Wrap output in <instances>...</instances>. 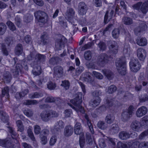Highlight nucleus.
Here are the masks:
<instances>
[{
    "label": "nucleus",
    "mask_w": 148,
    "mask_h": 148,
    "mask_svg": "<svg viewBox=\"0 0 148 148\" xmlns=\"http://www.w3.org/2000/svg\"><path fill=\"white\" fill-rule=\"evenodd\" d=\"M109 58V57L106 54L101 53L97 57V63L101 66H104L108 62Z\"/></svg>",
    "instance_id": "obj_6"
},
{
    "label": "nucleus",
    "mask_w": 148,
    "mask_h": 148,
    "mask_svg": "<svg viewBox=\"0 0 148 148\" xmlns=\"http://www.w3.org/2000/svg\"><path fill=\"white\" fill-rule=\"evenodd\" d=\"M34 14L35 18L39 22L44 24L47 22L48 16L45 12L38 10L35 12Z\"/></svg>",
    "instance_id": "obj_3"
},
{
    "label": "nucleus",
    "mask_w": 148,
    "mask_h": 148,
    "mask_svg": "<svg viewBox=\"0 0 148 148\" xmlns=\"http://www.w3.org/2000/svg\"><path fill=\"white\" fill-rule=\"evenodd\" d=\"M132 145L131 142H128L127 144H125L121 141L117 143V147L118 148H130Z\"/></svg>",
    "instance_id": "obj_26"
},
{
    "label": "nucleus",
    "mask_w": 148,
    "mask_h": 148,
    "mask_svg": "<svg viewBox=\"0 0 148 148\" xmlns=\"http://www.w3.org/2000/svg\"><path fill=\"white\" fill-rule=\"evenodd\" d=\"M34 70L33 71L34 75H37L41 73V67L39 66H36L34 64H33Z\"/></svg>",
    "instance_id": "obj_35"
},
{
    "label": "nucleus",
    "mask_w": 148,
    "mask_h": 148,
    "mask_svg": "<svg viewBox=\"0 0 148 148\" xmlns=\"http://www.w3.org/2000/svg\"><path fill=\"white\" fill-rule=\"evenodd\" d=\"M97 126L100 129L102 130H105L108 127L107 124L104 121H100L97 123Z\"/></svg>",
    "instance_id": "obj_33"
},
{
    "label": "nucleus",
    "mask_w": 148,
    "mask_h": 148,
    "mask_svg": "<svg viewBox=\"0 0 148 148\" xmlns=\"http://www.w3.org/2000/svg\"><path fill=\"white\" fill-rule=\"evenodd\" d=\"M110 45H109V49L114 54H116L118 52V45L115 41H110L109 42Z\"/></svg>",
    "instance_id": "obj_15"
},
{
    "label": "nucleus",
    "mask_w": 148,
    "mask_h": 148,
    "mask_svg": "<svg viewBox=\"0 0 148 148\" xmlns=\"http://www.w3.org/2000/svg\"><path fill=\"white\" fill-rule=\"evenodd\" d=\"M130 134L126 131H122L119 134V138L123 140H126L130 137Z\"/></svg>",
    "instance_id": "obj_18"
},
{
    "label": "nucleus",
    "mask_w": 148,
    "mask_h": 148,
    "mask_svg": "<svg viewBox=\"0 0 148 148\" xmlns=\"http://www.w3.org/2000/svg\"><path fill=\"white\" fill-rule=\"evenodd\" d=\"M62 83L61 84V86L64 87L66 90H68L69 89L70 83L68 80H64L62 81Z\"/></svg>",
    "instance_id": "obj_45"
},
{
    "label": "nucleus",
    "mask_w": 148,
    "mask_h": 148,
    "mask_svg": "<svg viewBox=\"0 0 148 148\" xmlns=\"http://www.w3.org/2000/svg\"><path fill=\"white\" fill-rule=\"evenodd\" d=\"M33 16L29 14H27L24 16V21L26 23H29L32 21L33 19Z\"/></svg>",
    "instance_id": "obj_43"
},
{
    "label": "nucleus",
    "mask_w": 148,
    "mask_h": 148,
    "mask_svg": "<svg viewBox=\"0 0 148 148\" xmlns=\"http://www.w3.org/2000/svg\"><path fill=\"white\" fill-rule=\"evenodd\" d=\"M41 39L43 45L47 44L48 42V37L47 35L46 34L42 35L41 37Z\"/></svg>",
    "instance_id": "obj_48"
},
{
    "label": "nucleus",
    "mask_w": 148,
    "mask_h": 148,
    "mask_svg": "<svg viewBox=\"0 0 148 148\" xmlns=\"http://www.w3.org/2000/svg\"><path fill=\"white\" fill-rule=\"evenodd\" d=\"M38 103L37 101L35 100H25L23 103L26 105H34Z\"/></svg>",
    "instance_id": "obj_42"
},
{
    "label": "nucleus",
    "mask_w": 148,
    "mask_h": 148,
    "mask_svg": "<svg viewBox=\"0 0 148 148\" xmlns=\"http://www.w3.org/2000/svg\"><path fill=\"white\" fill-rule=\"evenodd\" d=\"M47 86L48 88L50 90L54 89L56 86L55 83L51 82L48 83Z\"/></svg>",
    "instance_id": "obj_59"
},
{
    "label": "nucleus",
    "mask_w": 148,
    "mask_h": 148,
    "mask_svg": "<svg viewBox=\"0 0 148 148\" xmlns=\"http://www.w3.org/2000/svg\"><path fill=\"white\" fill-rule=\"evenodd\" d=\"M53 73L55 76L58 77H60L63 75V68L62 67L59 66H56L53 68Z\"/></svg>",
    "instance_id": "obj_13"
},
{
    "label": "nucleus",
    "mask_w": 148,
    "mask_h": 148,
    "mask_svg": "<svg viewBox=\"0 0 148 148\" xmlns=\"http://www.w3.org/2000/svg\"><path fill=\"white\" fill-rule=\"evenodd\" d=\"M85 59L87 60H90L92 58V53L90 51H86L84 54Z\"/></svg>",
    "instance_id": "obj_46"
},
{
    "label": "nucleus",
    "mask_w": 148,
    "mask_h": 148,
    "mask_svg": "<svg viewBox=\"0 0 148 148\" xmlns=\"http://www.w3.org/2000/svg\"><path fill=\"white\" fill-rule=\"evenodd\" d=\"M23 51L22 46L21 44H18L16 47L15 49V53L17 55L19 56L21 54Z\"/></svg>",
    "instance_id": "obj_34"
},
{
    "label": "nucleus",
    "mask_w": 148,
    "mask_h": 148,
    "mask_svg": "<svg viewBox=\"0 0 148 148\" xmlns=\"http://www.w3.org/2000/svg\"><path fill=\"white\" fill-rule=\"evenodd\" d=\"M81 125L80 123L77 122L74 126V132L76 134H80L82 131L81 128Z\"/></svg>",
    "instance_id": "obj_23"
},
{
    "label": "nucleus",
    "mask_w": 148,
    "mask_h": 148,
    "mask_svg": "<svg viewBox=\"0 0 148 148\" xmlns=\"http://www.w3.org/2000/svg\"><path fill=\"white\" fill-rule=\"evenodd\" d=\"M6 24L8 28L11 31H14L16 30V28L14 24L10 21H8Z\"/></svg>",
    "instance_id": "obj_47"
},
{
    "label": "nucleus",
    "mask_w": 148,
    "mask_h": 148,
    "mask_svg": "<svg viewBox=\"0 0 148 148\" xmlns=\"http://www.w3.org/2000/svg\"><path fill=\"white\" fill-rule=\"evenodd\" d=\"M100 50L101 51H103L106 50V44L103 42H100L98 45Z\"/></svg>",
    "instance_id": "obj_52"
},
{
    "label": "nucleus",
    "mask_w": 148,
    "mask_h": 148,
    "mask_svg": "<svg viewBox=\"0 0 148 148\" xmlns=\"http://www.w3.org/2000/svg\"><path fill=\"white\" fill-rule=\"evenodd\" d=\"M134 108V106L131 105L127 110L123 111L121 114V119L123 121H127L132 116Z\"/></svg>",
    "instance_id": "obj_4"
},
{
    "label": "nucleus",
    "mask_w": 148,
    "mask_h": 148,
    "mask_svg": "<svg viewBox=\"0 0 148 148\" xmlns=\"http://www.w3.org/2000/svg\"><path fill=\"white\" fill-rule=\"evenodd\" d=\"M67 42V40L63 36L60 35L59 38L56 41L55 46L56 49L61 50L64 44Z\"/></svg>",
    "instance_id": "obj_7"
},
{
    "label": "nucleus",
    "mask_w": 148,
    "mask_h": 148,
    "mask_svg": "<svg viewBox=\"0 0 148 148\" xmlns=\"http://www.w3.org/2000/svg\"><path fill=\"white\" fill-rule=\"evenodd\" d=\"M92 43L89 42L88 43L82 47H81V50L82 51H84L86 49L90 48L92 46Z\"/></svg>",
    "instance_id": "obj_60"
},
{
    "label": "nucleus",
    "mask_w": 148,
    "mask_h": 148,
    "mask_svg": "<svg viewBox=\"0 0 148 148\" xmlns=\"http://www.w3.org/2000/svg\"><path fill=\"white\" fill-rule=\"evenodd\" d=\"M50 118L52 117H56L58 116V114L56 111L52 110H48Z\"/></svg>",
    "instance_id": "obj_54"
},
{
    "label": "nucleus",
    "mask_w": 148,
    "mask_h": 148,
    "mask_svg": "<svg viewBox=\"0 0 148 148\" xmlns=\"http://www.w3.org/2000/svg\"><path fill=\"white\" fill-rule=\"evenodd\" d=\"M23 112L24 114L28 117L31 116L33 114V112L32 111L29 109H25L24 111Z\"/></svg>",
    "instance_id": "obj_56"
},
{
    "label": "nucleus",
    "mask_w": 148,
    "mask_h": 148,
    "mask_svg": "<svg viewBox=\"0 0 148 148\" xmlns=\"http://www.w3.org/2000/svg\"><path fill=\"white\" fill-rule=\"evenodd\" d=\"M114 119V117L112 115L109 114L106 116L105 121L107 124H111L113 122Z\"/></svg>",
    "instance_id": "obj_36"
},
{
    "label": "nucleus",
    "mask_w": 148,
    "mask_h": 148,
    "mask_svg": "<svg viewBox=\"0 0 148 148\" xmlns=\"http://www.w3.org/2000/svg\"><path fill=\"white\" fill-rule=\"evenodd\" d=\"M122 34L126 36V38L127 40H129L130 38V34L127 30L123 29L122 30Z\"/></svg>",
    "instance_id": "obj_61"
},
{
    "label": "nucleus",
    "mask_w": 148,
    "mask_h": 148,
    "mask_svg": "<svg viewBox=\"0 0 148 148\" xmlns=\"http://www.w3.org/2000/svg\"><path fill=\"white\" fill-rule=\"evenodd\" d=\"M114 103V100L112 99H108L106 100L105 106L106 108H109L112 106Z\"/></svg>",
    "instance_id": "obj_49"
},
{
    "label": "nucleus",
    "mask_w": 148,
    "mask_h": 148,
    "mask_svg": "<svg viewBox=\"0 0 148 148\" xmlns=\"http://www.w3.org/2000/svg\"><path fill=\"white\" fill-rule=\"evenodd\" d=\"M120 31L118 29H115L113 30L112 35L113 37L114 38H118L120 35Z\"/></svg>",
    "instance_id": "obj_41"
},
{
    "label": "nucleus",
    "mask_w": 148,
    "mask_h": 148,
    "mask_svg": "<svg viewBox=\"0 0 148 148\" xmlns=\"http://www.w3.org/2000/svg\"><path fill=\"white\" fill-rule=\"evenodd\" d=\"M100 98L97 97L95 99L92 100L89 103V105L90 106L95 108L98 106L101 102Z\"/></svg>",
    "instance_id": "obj_22"
},
{
    "label": "nucleus",
    "mask_w": 148,
    "mask_h": 148,
    "mask_svg": "<svg viewBox=\"0 0 148 148\" xmlns=\"http://www.w3.org/2000/svg\"><path fill=\"white\" fill-rule=\"evenodd\" d=\"M1 51L3 54L5 56H7L8 54V52L7 51L5 43H2L1 45Z\"/></svg>",
    "instance_id": "obj_50"
},
{
    "label": "nucleus",
    "mask_w": 148,
    "mask_h": 148,
    "mask_svg": "<svg viewBox=\"0 0 148 148\" xmlns=\"http://www.w3.org/2000/svg\"><path fill=\"white\" fill-rule=\"evenodd\" d=\"M140 100L141 102H145L148 100V94H144L142 95L140 98Z\"/></svg>",
    "instance_id": "obj_51"
},
{
    "label": "nucleus",
    "mask_w": 148,
    "mask_h": 148,
    "mask_svg": "<svg viewBox=\"0 0 148 148\" xmlns=\"http://www.w3.org/2000/svg\"><path fill=\"white\" fill-rule=\"evenodd\" d=\"M139 148H148V142H143L140 143Z\"/></svg>",
    "instance_id": "obj_63"
},
{
    "label": "nucleus",
    "mask_w": 148,
    "mask_h": 148,
    "mask_svg": "<svg viewBox=\"0 0 148 148\" xmlns=\"http://www.w3.org/2000/svg\"><path fill=\"white\" fill-rule=\"evenodd\" d=\"M124 23L126 25H130L133 23L132 19L127 16L124 17L122 19Z\"/></svg>",
    "instance_id": "obj_37"
},
{
    "label": "nucleus",
    "mask_w": 148,
    "mask_h": 148,
    "mask_svg": "<svg viewBox=\"0 0 148 148\" xmlns=\"http://www.w3.org/2000/svg\"><path fill=\"white\" fill-rule=\"evenodd\" d=\"M46 59V56L44 55L41 54L39 53H36L35 57V62H33L35 65L39 64L41 62H45Z\"/></svg>",
    "instance_id": "obj_14"
},
{
    "label": "nucleus",
    "mask_w": 148,
    "mask_h": 148,
    "mask_svg": "<svg viewBox=\"0 0 148 148\" xmlns=\"http://www.w3.org/2000/svg\"><path fill=\"white\" fill-rule=\"evenodd\" d=\"M46 103L55 102L57 105H58L60 102V99L59 98H56L52 96H49L47 97L45 100Z\"/></svg>",
    "instance_id": "obj_17"
},
{
    "label": "nucleus",
    "mask_w": 148,
    "mask_h": 148,
    "mask_svg": "<svg viewBox=\"0 0 148 148\" xmlns=\"http://www.w3.org/2000/svg\"><path fill=\"white\" fill-rule=\"evenodd\" d=\"M93 4L96 7H99L102 6V2L101 0H93Z\"/></svg>",
    "instance_id": "obj_57"
},
{
    "label": "nucleus",
    "mask_w": 148,
    "mask_h": 148,
    "mask_svg": "<svg viewBox=\"0 0 148 148\" xmlns=\"http://www.w3.org/2000/svg\"><path fill=\"white\" fill-rule=\"evenodd\" d=\"M84 116L86 120L87 124L88 126L90 132L92 134H93L94 133V130L93 126L91 123V121L89 119L88 115L87 114H85Z\"/></svg>",
    "instance_id": "obj_24"
},
{
    "label": "nucleus",
    "mask_w": 148,
    "mask_h": 148,
    "mask_svg": "<svg viewBox=\"0 0 148 148\" xmlns=\"http://www.w3.org/2000/svg\"><path fill=\"white\" fill-rule=\"evenodd\" d=\"M134 9H148V1H146L142 3L139 2L132 6Z\"/></svg>",
    "instance_id": "obj_9"
},
{
    "label": "nucleus",
    "mask_w": 148,
    "mask_h": 148,
    "mask_svg": "<svg viewBox=\"0 0 148 148\" xmlns=\"http://www.w3.org/2000/svg\"><path fill=\"white\" fill-rule=\"evenodd\" d=\"M87 6L85 2L81 1L79 3L78 6V9H86Z\"/></svg>",
    "instance_id": "obj_53"
},
{
    "label": "nucleus",
    "mask_w": 148,
    "mask_h": 148,
    "mask_svg": "<svg viewBox=\"0 0 148 148\" xmlns=\"http://www.w3.org/2000/svg\"><path fill=\"white\" fill-rule=\"evenodd\" d=\"M130 127L133 130L138 132L140 130L141 124L139 121L135 120L132 122Z\"/></svg>",
    "instance_id": "obj_16"
},
{
    "label": "nucleus",
    "mask_w": 148,
    "mask_h": 148,
    "mask_svg": "<svg viewBox=\"0 0 148 148\" xmlns=\"http://www.w3.org/2000/svg\"><path fill=\"white\" fill-rule=\"evenodd\" d=\"M119 127L118 125L116 124H114L111 126L110 131L111 134H114L117 133L119 131Z\"/></svg>",
    "instance_id": "obj_25"
},
{
    "label": "nucleus",
    "mask_w": 148,
    "mask_h": 148,
    "mask_svg": "<svg viewBox=\"0 0 148 148\" xmlns=\"http://www.w3.org/2000/svg\"><path fill=\"white\" fill-rule=\"evenodd\" d=\"M147 111V109L146 107L141 106L137 110L136 112V115L138 117H141L146 114Z\"/></svg>",
    "instance_id": "obj_11"
},
{
    "label": "nucleus",
    "mask_w": 148,
    "mask_h": 148,
    "mask_svg": "<svg viewBox=\"0 0 148 148\" xmlns=\"http://www.w3.org/2000/svg\"><path fill=\"white\" fill-rule=\"evenodd\" d=\"M34 130L35 134L38 135L40 133L41 129L39 125H36L34 126Z\"/></svg>",
    "instance_id": "obj_55"
},
{
    "label": "nucleus",
    "mask_w": 148,
    "mask_h": 148,
    "mask_svg": "<svg viewBox=\"0 0 148 148\" xmlns=\"http://www.w3.org/2000/svg\"><path fill=\"white\" fill-rule=\"evenodd\" d=\"M23 67L21 64H17L15 66V69L12 70V72L14 75L17 76L19 75L20 73L21 72Z\"/></svg>",
    "instance_id": "obj_21"
},
{
    "label": "nucleus",
    "mask_w": 148,
    "mask_h": 148,
    "mask_svg": "<svg viewBox=\"0 0 148 148\" xmlns=\"http://www.w3.org/2000/svg\"><path fill=\"white\" fill-rule=\"evenodd\" d=\"M86 138L87 143L89 145H91L93 144V141L91 135L89 133H86Z\"/></svg>",
    "instance_id": "obj_39"
},
{
    "label": "nucleus",
    "mask_w": 148,
    "mask_h": 148,
    "mask_svg": "<svg viewBox=\"0 0 148 148\" xmlns=\"http://www.w3.org/2000/svg\"><path fill=\"white\" fill-rule=\"evenodd\" d=\"M116 89L117 88L115 85H112L109 87L108 92L109 93H112L115 92Z\"/></svg>",
    "instance_id": "obj_58"
},
{
    "label": "nucleus",
    "mask_w": 148,
    "mask_h": 148,
    "mask_svg": "<svg viewBox=\"0 0 148 148\" xmlns=\"http://www.w3.org/2000/svg\"><path fill=\"white\" fill-rule=\"evenodd\" d=\"M42 93L40 92H35L29 94V98L31 99L39 98L43 96Z\"/></svg>",
    "instance_id": "obj_28"
},
{
    "label": "nucleus",
    "mask_w": 148,
    "mask_h": 148,
    "mask_svg": "<svg viewBox=\"0 0 148 148\" xmlns=\"http://www.w3.org/2000/svg\"><path fill=\"white\" fill-rule=\"evenodd\" d=\"M116 66L119 73L121 75H124L126 73L125 59L124 57L118 58L115 62Z\"/></svg>",
    "instance_id": "obj_2"
},
{
    "label": "nucleus",
    "mask_w": 148,
    "mask_h": 148,
    "mask_svg": "<svg viewBox=\"0 0 148 148\" xmlns=\"http://www.w3.org/2000/svg\"><path fill=\"white\" fill-rule=\"evenodd\" d=\"M74 106L70 103H68V105L70 106L73 109L75 110L77 112L79 111L82 113L85 112L84 108L81 106L80 104L82 102V100L79 96H77L75 98L70 101Z\"/></svg>",
    "instance_id": "obj_1"
},
{
    "label": "nucleus",
    "mask_w": 148,
    "mask_h": 148,
    "mask_svg": "<svg viewBox=\"0 0 148 148\" xmlns=\"http://www.w3.org/2000/svg\"><path fill=\"white\" fill-rule=\"evenodd\" d=\"M148 135V131H145L142 133L139 136V139L142 140L145 138Z\"/></svg>",
    "instance_id": "obj_62"
},
{
    "label": "nucleus",
    "mask_w": 148,
    "mask_h": 148,
    "mask_svg": "<svg viewBox=\"0 0 148 148\" xmlns=\"http://www.w3.org/2000/svg\"><path fill=\"white\" fill-rule=\"evenodd\" d=\"M137 55L139 60L143 61L146 57V51L142 48H138L137 51Z\"/></svg>",
    "instance_id": "obj_10"
},
{
    "label": "nucleus",
    "mask_w": 148,
    "mask_h": 148,
    "mask_svg": "<svg viewBox=\"0 0 148 148\" xmlns=\"http://www.w3.org/2000/svg\"><path fill=\"white\" fill-rule=\"evenodd\" d=\"M130 69L132 71L136 72L139 71L141 68V65L137 59L133 58L129 63Z\"/></svg>",
    "instance_id": "obj_5"
},
{
    "label": "nucleus",
    "mask_w": 148,
    "mask_h": 148,
    "mask_svg": "<svg viewBox=\"0 0 148 148\" xmlns=\"http://www.w3.org/2000/svg\"><path fill=\"white\" fill-rule=\"evenodd\" d=\"M99 145L101 148H104L106 146L105 141L103 138H100L99 140Z\"/></svg>",
    "instance_id": "obj_64"
},
{
    "label": "nucleus",
    "mask_w": 148,
    "mask_h": 148,
    "mask_svg": "<svg viewBox=\"0 0 148 148\" xmlns=\"http://www.w3.org/2000/svg\"><path fill=\"white\" fill-rule=\"evenodd\" d=\"M102 72L109 79H111L112 77L113 73L110 70L106 69L103 70Z\"/></svg>",
    "instance_id": "obj_32"
},
{
    "label": "nucleus",
    "mask_w": 148,
    "mask_h": 148,
    "mask_svg": "<svg viewBox=\"0 0 148 148\" xmlns=\"http://www.w3.org/2000/svg\"><path fill=\"white\" fill-rule=\"evenodd\" d=\"M73 127L71 126L68 125L66 126L64 130V135L66 136H71L73 133Z\"/></svg>",
    "instance_id": "obj_19"
},
{
    "label": "nucleus",
    "mask_w": 148,
    "mask_h": 148,
    "mask_svg": "<svg viewBox=\"0 0 148 148\" xmlns=\"http://www.w3.org/2000/svg\"><path fill=\"white\" fill-rule=\"evenodd\" d=\"M75 13L74 10H67L66 13V16L69 22L72 23L73 16Z\"/></svg>",
    "instance_id": "obj_31"
},
{
    "label": "nucleus",
    "mask_w": 148,
    "mask_h": 148,
    "mask_svg": "<svg viewBox=\"0 0 148 148\" xmlns=\"http://www.w3.org/2000/svg\"><path fill=\"white\" fill-rule=\"evenodd\" d=\"M12 76L8 71L4 72L3 75V79L7 83H9L11 79Z\"/></svg>",
    "instance_id": "obj_30"
},
{
    "label": "nucleus",
    "mask_w": 148,
    "mask_h": 148,
    "mask_svg": "<svg viewBox=\"0 0 148 148\" xmlns=\"http://www.w3.org/2000/svg\"><path fill=\"white\" fill-rule=\"evenodd\" d=\"M41 119L44 121H47L50 119L49 110L43 111L41 114Z\"/></svg>",
    "instance_id": "obj_27"
},
{
    "label": "nucleus",
    "mask_w": 148,
    "mask_h": 148,
    "mask_svg": "<svg viewBox=\"0 0 148 148\" xmlns=\"http://www.w3.org/2000/svg\"><path fill=\"white\" fill-rule=\"evenodd\" d=\"M130 46L129 45H125L123 49V53L125 55H127V56H128L130 55Z\"/></svg>",
    "instance_id": "obj_44"
},
{
    "label": "nucleus",
    "mask_w": 148,
    "mask_h": 148,
    "mask_svg": "<svg viewBox=\"0 0 148 148\" xmlns=\"http://www.w3.org/2000/svg\"><path fill=\"white\" fill-rule=\"evenodd\" d=\"M7 29L6 25L3 23H0V35H3Z\"/></svg>",
    "instance_id": "obj_40"
},
{
    "label": "nucleus",
    "mask_w": 148,
    "mask_h": 148,
    "mask_svg": "<svg viewBox=\"0 0 148 148\" xmlns=\"http://www.w3.org/2000/svg\"><path fill=\"white\" fill-rule=\"evenodd\" d=\"M137 44L140 46H143L146 45L147 43V39L143 37H140L137 38L136 40Z\"/></svg>",
    "instance_id": "obj_20"
},
{
    "label": "nucleus",
    "mask_w": 148,
    "mask_h": 148,
    "mask_svg": "<svg viewBox=\"0 0 148 148\" xmlns=\"http://www.w3.org/2000/svg\"><path fill=\"white\" fill-rule=\"evenodd\" d=\"M0 116L1 119L4 123H7L8 121L9 116L6 113L0 109Z\"/></svg>",
    "instance_id": "obj_29"
},
{
    "label": "nucleus",
    "mask_w": 148,
    "mask_h": 148,
    "mask_svg": "<svg viewBox=\"0 0 148 148\" xmlns=\"http://www.w3.org/2000/svg\"><path fill=\"white\" fill-rule=\"evenodd\" d=\"M64 126V122L62 121H59L56 123L52 130L54 133H58L61 132V130L63 129Z\"/></svg>",
    "instance_id": "obj_8"
},
{
    "label": "nucleus",
    "mask_w": 148,
    "mask_h": 148,
    "mask_svg": "<svg viewBox=\"0 0 148 148\" xmlns=\"http://www.w3.org/2000/svg\"><path fill=\"white\" fill-rule=\"evenodd\" d=\"M147 28V25H146L143 22H141L138 27L135 28L134 29L135 33L136 35H139L141 32L145 31Z\"/></svg>",
    "instance_id": "obj_12"
},
{
    "label": "nucleus",
    "mask_w": 148,
    "mask_h": 148,
    "mask_svg": "<svg viewBox=\"0 0 148 148\" xmlns=\"http://www.w3.org/2000/svg\"><path fill=\"white\" fill-rule=\"evenodd\" d=\"M9 89L8 87L6 86L4 87L2 90L1 97H3L6 95L7 97V98H8L9 97Z\"/></svg>",
    "instance_id": "obj_38"
}]
</instances>
